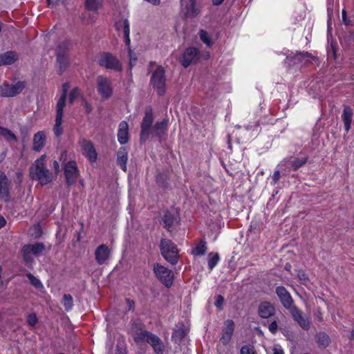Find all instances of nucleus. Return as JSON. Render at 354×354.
<instances>
[{
    "label": "nucleus",
    "mask_w": 354,
    "mask_h": 354,
    "mask_svg": "<svg viewBox=\"0 0 354 354\" xmlns=\"http://www.w3.org/2000/svg\"><path fill=\"white\" fill-rule=\"evenodd\" d=\"M46 158V155L41 156L35 160L29 169L30 178L39 181L42 186L50 183L54 178V175L45 164Z\"/></svg>",
    "instance_id": "f257e3e1"
},
{
    "label": "nucleus",
    "mask_w": 354,
    "mask_h": 354,
    "mask_svg": "<svg viewBox=\"0 0 354 354\" xmlns=\"http://www.w3.org/2000/svg\"><path fill=\"white\" fill-rule=\"evenodd\" d=\"M133 337L136 343L147 342L156 354H163L164 345L162 340L156 335L141 328H133Z\"/></svg>",
    "instance_id": "f03ea898"
},
{
    "label": "nucleus",
    "mask_w": 354,
    "mask_h": 354,
    "mask_svg": "<svg viewBox=\"0 0 354 354\" xmlns=\"http://www.w3.org/2000/svg\"><path fill=\"white\" fill-rule=\"evenodd\" d=\"M160 252L163 258L171 265H176L178 261V250L171 240L162 239L160 243Z\"/></svg>",
    "instance_id": "7ed1b4c3"
},
{
    "label": "nucleus",
    "mask_w": 354,
    "mask_h": 354,
    "mask_svg": "<svg viewBox=\"0 0 354 354\" xmlns=\"http://www.w3.org/2000/svg\"><path fill=\"white\" fill-rule=\"evenodd\" d=\"M98 64L106 69L120 72L122 66L120 60L109 52H102L97 59Z\"/></svg>",
    "instance_id": "20e7f679"
},
{
    "label": "nucleus",
    "mask_w": 354,
    "mask_h": 354,
    "mask_svg": "<svg viewBox=\"0 0 354 354\" xmlns=\"http://www.w3.org/2000/svg\"><path fill=\"white\" fill-rule=\"evenodd\" d=\"M150 82L156 90L158 95L161 96L165 93L166 75L165 71L162 66H159L154 71L151 75Z\"/></svg>",
    "instance_id": "39448f33"
},
{
    "label": "nucleus",
    "mask_w": 354,
    "mask_h": 354,
    "mask_svg": "<svg viewBox=\"0 0 354 354\" xmlns=\"http://www.w3.org/2000/svg\"><path fill=\"white\" fill-rule=\"evenodd\" d=\"M96 88L98 94L103 100L109 99L113 95L112 82L106 76L101 75L96 77Z\"/></svg>",
    "instance_id": "423d86ee"
},
{
    "label": "nucleus",
    "mask_w": 354,
    "mask_h": 354,
    "mask_svg": "<svg viewBox=\"0 0 354 354\" xmlns=\"http://www.w3.org/2000/svg\"><path fill=\"white\" fill-rule=\"evenodd\" d=\"M46 250V246L43 243H35L34 244H27L22 247L21 253L24 261L27 263L33 261L32 255L38 256L42 254Z\"/></svg>",
    "instance_id": "0eeeda50"
},
{
    "label": "nucleus",
    "mask_w": 354,
    "mask_h": 354,
    "mask_svg": "<svg viewBox=\"0 0 354 354\" xmlns=\"http://www.w3.org/2000/svg\"><path fill=\"white\" fill-rule=\"evenodd\" d=\"M153 122V111L152 109L149 106L145 111V115L140 125V139L142 142H145L149 138Z\"/></svg>",
    "instance_id": "6e6552de"
},
{
    "label": "nucleus",
    "mask_w": 354,
    "mask_h": 354,
    "mask_svg": "<svg viewBox=\"0 0 354 354\" xmlns=\"http://www.w3.org/2000/svg\"><path fill=\"white\" fill-rule=\"evenodd\" d=\"M153 270L156 277L165 286L171 287L172 286L174 273L171 270L158 263L153 265Z\"/></svg>",
    "instance_id": "1a4fd4ad"
},
{
    "label": "nucleus",
    "mask_w": 354,
    "mask_h": 354,
    "mask_svg": "<svg viewBox=\"0 0 354 354\" xmlns=\"http://www.w3.org/2000/svg\"><path fill=\"white\" fill-rule=\"evenodd\" d=\"M24 82L19 81L15 84L4 82L0 86V97H11L19 94L25 88Z\"/></svg>",
    "instance_id": "9d476101"
},
{
    "label": "nucleus",
    "mask_w": 354,
    "mask_h": 354,
    "mask_svg": "<svg viewBox=\"0 0 354 354\" xmlns=\"http://www.w3.org/2000/svg\"><path fill=\"white\" fill-rule=\"evenodd\" d=\"M64 173L68 186L75 184L80 176L77 163L74 160L67 162L64 167Z\"/></svg>",
    "instance_id": "9b49d317"
},
{
    "label": "nucleus",
    "mask_w": 354,
    "mask_h": 354,
    "mask_svg": "<svg viewBox=\"0 0 354 354\" xmlns=\"http://www.w3.org/2000/svg\"><path fill=\"white\" fill-rule=\"evenodd\" d=\"M290 314L295 322L305 330L310 328V323L307 315L296 305L288 309Z\"/></svg>",
    "instance_id": "f8f14e48"
},
{
    "label": "nucleus",
    "mask_w": 354,
    "mask_h": 354,
    "mask_svg": "<svg viewBox=\"0 0 354 354\" xmlns=\"http://www.w3.org/2000/svg\"><path fill=\"white\" fill-rule=\"evenodd\" d=\"M276 294L282 306L287 310L295 306L294 300L288 290L281 286L276 288Z\"/></svg>",
    "instance_id": "ddd939ff"
},
{
    "label": "nucleus",
    "mask_w": 354,
    "mask_h": 354,
    "mask_svg": "<svg viewBox=\"0 0 354 354\" xmlns=\"http://www.w3.org/2000/svg\"><path fill=\"white\" fill-rule=\"evenodd\" d=\"M199 52L196 48L190 47L185 50L183 56L180 58V63L187 68L189 65L194 64L198 59Z\"/></svg>",
    "instance_id": "4468645a"
},
{
    "label": "nucleus",
    "mask_w": 354,
    "mask_h": 354,
    "mask_svg": "<svg viewBox=\"0 0 354 354\" xmlns=\"http://www.w3.org/2000/svg\"><path fill=\"white\" fill-rule=\"evenodd\" d=\"M234 330V323L232 319H227L224 322V327L222 330V335L220 342L227 345L230 342Z\"/></svg>",
    "instance_id": "2eb2a0df"
},
{
    "label": "nucleus",
    "mask_w": 354,
    "mask_h": 354,
    "mask_svg": "<svg viewBox=\"0 0 354 354\" xmlns=\"http://www.w3.org/2000/svg\"><path fill=\"white\" fill-rule=\"evenodd\" d=\"M81 147L83 154L91 162H94L97 160V153L93 143L90 140H82Z\"/></svg>",
    "instance_id": "dca6fc26"
},
{
    "label": "nucleus",
    "mask_w": 354,
    "mask_h": 354,
    "mask_svg": "<svg viewBox=\"0 0 354 354\" xmlns=\"http://www.w3.org/2000/svg\"><path fill=\"white\" fill-rule=\"evenodd\" d=\"M275 312V307L269 301L261 302L258 308L259 315L264 319L273 316Z\"/></svg>",
    "instance_id": "f3484780"
},
{
    "label": "nucleus",
    "mask_w": 354,
    "mask_h": 354,
    "mask_svg": "<svg viewBox=\"0 0 354 354\" xmlns=\"http://www.w3.org/2000/svg\"><path fill=\"white\" fill-rule=\"evenodd\" d=\"M110 255V250L109 248L102 244L99 245L95 251V258L99 265L104 264L109 259Z\"/></svg>",
    "instance_id": "a211bd4d"
},
{
    "label": "nucleus",
    "mask_w": 354,
    "mask_h": 354,
    "mask_svg": "<svg viewBox=\"0 0 354 354\" xmlns=\"http://www.w3.org/2000/svg\"><path fill=\"white\" fill-rule=\"evenodd\" d=\"M9 185L10 183L3 172L0 174V198L6 202L9 201Z\"/></svg>",
    "instance_id": "6ab92c4d"
},
{
    "label": "nucleus",
    "mask_w": 354,
    "mask_h": 354,
    "mask_svg": "<svg viewBox=\"0 0 354 354\" xmlns=\"http://www.w3.org/2000/svg\"><path fill=\"white\" fill-rule=\"evenodd\" d=\"M46 133L43 131L37 132L33 136L32 149L35 151L39 152L46 144Z\"/></svg>",
    "instance_id": "aec40b11"
},
{
    "label": "nucleus",
    "mask_w": 354,
    "mask_h": 354,
    "mask_svg": "<svg viewBox=\"0 0 354 354\" xmlns=\"http://www.w3.org/2000/svg\"><path fill=\"white\" fill-rule=\"evenodd\" d=\"M118 140L121 145H124L129 141V125L125 121L121 122L119 124Z\"/></svg>",
    "instance_id": "412c9836"
},
{
    "label": "nucleus",
    "mask_w": 354,
    "mask_h": 354,
    "mask_svg": "<svg viewBox=\"0 0 354 354\" xmlns=\"http://www.w3.org/2000/svg\"><path fill=\"white\" fill-rule=\"evenodd\" d=\"M19 55L15 51L10 50L0 55V66L11 65L18 60Z\"/></svg>",
    "instance_id": "4be33fe9"
},
{
    "label": "nucleus",
    "mask_w": 354,
    "mask_h": 354,
    "mask_svg": "<svg viewBox=\"0 0 354 354\" xmlns=\"http://www.w3.org/2000/svg\"><path fill=\"white\" fill-rule=\"evenodd\" d=\"M64 109L56 108V117L55 123L53 127V131L56 136L59 137L63 133L62 118H63Z\"/></svg>",
    "instance_id": "5701e85b"
},
{
    "label": "nucleus",
    "mask_w": 354,
    "mask_h": 354,
    "mask_svg": "<svg viewBox=\"0 0 354 354\" xmlns=\"http://www.w3.org/2000/svg\"><path fill=\"white\" fill-rule=\"evenodd\" d=\"M342 118L344 122L345 131L348 133L351 129L353 119V110L350 106H344Z\"/></svg>",
    "instance_id": "b1692460"
},
{
    "label": "nucleus",
    "mask_w": 354,
    "mask_h": 354,
    "mask_svg": "<svg viewBox=\"0 0 354 354\" xmlns=\"http://www.w3.org/2000/svg\"><path fill=\"white\" fill-rule=\"evenodd\" d=\"M127 160L128 155L126 149L121 147L117 153V163L124 171H127Z\"/></svg>",
    "instance_id": "393cba45"
},
{
    "label": "nucleus",
    "mask_w": 354,
    "mask_h": 354,
    "mask_svg": "<svg viewBox=\"0 0 354 354\" xmlns=\"http://www.w3.org/2000/svg\"><path fill=\"white\" fill-rule=\"evenodd\" d=\"M187 330L183 325L176 328L172 335V338L176 343H180L187 335Z\"/></svg>",
    "instance_id": "a878e982"
},
{
    "label": "nucleus",
    "mask_w": 354,
    "mask_h": 354,
    "mask_svg": "<svg viewBox=\"0 0 354 354\" xmlns=\"http://www.w3.org/2000/svg\"><path fill=\"white\" fill-rule=\"evenodd\" d=\"M168 126V119H165L161 122H157L153 126V130L156 136L159 138L166 132Z\"/></svg>",
    "instance_id": "bb28decb"
},
{
    "label": "nucleus",
    "mask_w": 354,
    "mask_h": 354,
    "mask_svg": "<svg viewBox=\"0 0 354 354\" xmlns=\"http://www.w3.org/2000/svg\"><path fill=\"white\" fill-rule=\"evenodd\" d=\"M186 10L185 15L187 17H195L200 12L199 9L196 6L195 0H189V3L186 5Z\"/></svg>",
    "instance_id": "cd10ccee"
},
{
    "label": "nucleus",
    "mask_w": 354,
    "mask_h": 354,
    "mask_svg": "<svg viewBox=\"0 0 354 354\" xmlns=\"http://www.w3.org/2000/svg\"><path fill=\"white\" fill-rule=\"evenodd\" d=\"M69 88L68 83H64L62 86V93L56 104V108L64 109L66 106V97Z\"/></svg>",
    "instance_id": "c85d7f7f"
},
{
    "label": "nucleus",
    "mask_w": 354,
    "mask_h": 354,
    "mask_svg": "<svg viewBox=\"0 0 354 354\" xmlns=\"http://www.w3.org/2000/svg\"><path fill=\"white\" fill-rule=\"evenodd\" d=\"M70 44L69 41L60 42L55 50L56 55H68Z\"/></svg>",
    "instance_id": "c756f323"
},
{
    "label": "nucleus",
    "mask_w": 354,
    "mask_h": 354,
    "mask_svg": "<svg viewBox=\"0 0 354 354\" xmlns=\"http://www.w3.org/2000/svg\"><path fill=\"white\" fill-rule=\"evenodd\" d=\"M308 160V157H304L301 158H295V160L290 161L288 159H284L283 162H290V165H291L293 170L296 171L303 165H304Z\"/></svg>",
    "instance_id": "7c9ffc66"
},
{
    "label": "nucleus",
    "mask_w": 354,
    "mask_h": 354,
    "mask_svg": "<svg viewBox=\"0 0 354 354\" xmlns=\"http://www.w3.org/2000/svg\"><path fill=\"white\" fill-rule=\"evenodd\" d=\"M60 73H63L68 66V55H56Z\"/></svg>",
    "instance_id": "2f4dec72"
},
{
    "label": "nucleus",
    "mask_w": 354,
    "mask_h": 354,
    "mask_svg": "<svg viewBox=\"0 0 354 354\" xmlns=\"http://www.w3.org/2000/svg\"><path fill=\"white\" fill-rule=\"evenodd\" d=\"M220 261V257L217 252H209L208 254V268L212 270Z\"/></svg>",
    "instance_id": "473e14b6"
},
{
    "label": "nucleus",
    "mask_w": 354,
    "mask_h": 354,
    "mask_svg": "<svg viewBox=\"0 0 354 354\" xmlns=\"http://www.w3.org/2000/svg\"><path fill=\"white\" fill-rule=\"evenodd\" d=\"M162 220L164 223V227L169 230V228L172 226L174 221V215L171 212L167 211L162 216Z\"/></svg>",
    "instance_id": "72a5a7b5"
},
{
    "label": "nucleus",
    "mask_w": 354,
    "mask_h": 354,
    "mask_svg": "<svg viewBox=\"0 0 354 354\" xmlns=\"http://www.w3.org/2000/svg\"><path fill=\"white\" fill-rule=\"evenodd\" d=\"M62 304L64 307L65 310L70 311L73 307V299L69 294H65L63 296Z\"/></svg>",
    "instance_id": "f704fd0d"
},
{
    "label": "nucleus",
    "mask_w": 354,
    "mask_h": 354,
    "mask_svg": "<svg viewBox=\"0 0 354 354\" xmlns=\"http://www.w3.org/2000/svg\"><path fill=\"white\" fill-rule=\"evenodd\" d=\"M207 252L206 241L201 240L200 243L194 248L193 254L196 256L204 255Z\"/></svg>",
    "instance_id": "c9c22d12"
},
{
    "label": "nucleus",
    "mask_w": 354,
    "mask_h": 354,
    "mask_svg": "<svg viewBox=\"0 0 354 354\" xmlns=\"http://www.w3.org/2000/svg\"><path fill=\"white\" fill-rule=\"evenodd\" d=\"M0 135L3 136L7 140H12L15 142L17 141L16 136L7 128L0 127Z\"/></svg>",
    "instance_id": "e433bc0d"
},
{
    "label": "nucleus",
    "mask_w": 354,
    "mask_h": 354,
    "mask_svg": "<svg viewBox=\"0 0 354 354\" xmlns=\"http://www.w3.org/2000/svg\"><path fill=\"white\" fill-rule=\"evenodd\" d=\"M201 40L207 46L212 45V40L211 35L205 30H201L198 32Z\"/></svg>",
    "instance_id": "4c0bfd02"
},
{
    "label": "nucleus",
    "mask_w": 354,
    "mask_h": 354,
    "mask_svg": "<svg viewBox=\"0 0 354 354\" xmlns=\"http://www.w3.org/2000/svg\"><path fill=\"white\" fill-rule=\"evenodd\" d=\"M317 342L319 345L326 347L330 343V338L325 333H319L317 335Z\"/></svg>",
    "instance_id": "58836bf2"
},
{
    "label": "nucleus",
    "mask_w": 354,
    "mask_h": 354,
    "mask_svg": "<svg viewBox=\"0 0 354 354\" xmlns=\"http://www.w3.org/2000/svg\"><path fill=\"white\" fill-rule=\"evenodd\" d=\"M102 4V0H86V7L90 10H97Z\"/></svg>",
    "instance_id": "ea45409f"
},
{
    "label": "nucleus",
    "mask_w": 354,
    "mask_h": 354,
    "mask_svg": "<svg viewBox=\"0 0 354 354\" xmlns=\"http://www.w3.org/2000/svg\"><path fill=\"white\" fill-rule=\"evenodd\" d=\"M304 57V54L299 53L295 55H288L285 59V63L288 64H295L300 62L301 59Z\"/></svg>",
    "instance_id": "a19ab883"
},
{
    "label": "nucleus",
    "mask_w": 354,
    "mask_h": 354,
    "mask_svg": "<svg viewBox=\"0 0 354 354\" xmlns=\"http://www.w3.org/2000/svg\"><path fill=\"white\" fill-rule=\"evenodd\" d=\"M127 25L128 28L130 30V24L127 19H120L115 23V28L118 31H122L125 34V27Z\"/></svg>",
    "instance_id": "79ce46f5"
},
{
    "label": "nucleus",
    "mask_w": 354,
    "mask_h": 354,
    "mask_svg": "<svg viewBox=\"0 0 354 354\" xmlns=\"http://www.w3.org/2000/svg\"><path fill=\"white\" fill-rule=\"evenodd\" d=\"M26 277L29 279L30 283L36 288H39L43 287V285H42L41 282L40 281V280L39 279H37V277H35L31 273H30V272L27 273Z\"/></svg>",
    "instance_id": "37998d69"
},
{
    "label": "nucleus",
    "mask_w": 354,
    "mask_h": 354,
    "mask_svg": "<svg viewBox=\"0 0 354 354\" xmlns=\"http://www.w3.org/2000/svg\"><path fill=\"white\" fill-rule=\"evenodd\" d=\"M263 325L265 326H268L270 332L272 334H275L277 331L278 326L276 321H273L272 322L266 321L263 323Z\"/></svg>",
    "instance_id": "c03bdc74"
},
{
    "label": "nucleus",
    "mask_w": 354,
    "mask_h": 354,
    "mask_svg": "<svg viewBox=\"0 0 354 354\" xmlns=\"http://www.w3.org/2000/svg\"><path fill=\"white\" fill-rule=\"evenodd\" d=\"M297 277L301 283L304 285H307L309 281V279L308 275L305 273L304 271L299 270L297 272Z\"/></svg>",
    "instance_id": "a18cd8bd"
},
{
    "label": "nucleus",
    "mask_w": 354,
    "mask_h": 354,
    "mask_svg": "<svg viewBox=\"0 0 354 354\" xmlns=\"http://www.w3.org/2000/svg\"><path fill=\"white\" fill-rule=\"evenodd\" d=\"M37 322H38V319H37L36 314L30 313L28 315L27 322L30 326H35L36 325V324L37 323Z\"/></svg>",
    "instance_id": "49530a36"
},
{
    "label": "nucleus",
    "mask_w": 354,
    "mask_h": 354,
    "mask_svg": "<svg viewBox=\"0 0 354 354\" xmlns=\"http://www.w3.org/2000/svg\"><path fill=\"white\" fill-rule=\"evenodd\" d=\"M80 90L77 88H74L69 93V102L73 103L74 100L79 96Z\"/></svg>",
    "instance_id": "de8ad7c7"
},
{
    "label": "nucleus",
    "mask_w": 354,
    "mask_h": 354,
    "mask_svg": "<svg viewBox=\"0 0 354 354\" xmlns=\"http://www.w3.org/2000/svg\"><path fill=\"white\" fill-rule=\"evenodd\" d=\"M124 43L126 46L128 48V50L130 48V30L128 28L127 25L125 27V34H124Z\"/></svg>",
    "instance_id": "09e8293b"
},
{
    "label": "nucleus",
    "mask_w": 354,
    "mask_h": 354,
    "mask_svg": "<svg viewBox=\"0 0 354 354\" xmlns=\"http://www.w3.org/2000/svg\"><path fill=\"white\" fill-rule=\"evenodd\" d=\"M241 354H254V352L252 347L245 345L242 346Z\"/></svg>",
    "instance_id": "8fccbe9b"
},
{
    "label": "nucleus",
    "mask_w": 354,
    "mask_h": 354,
    "mask_svg": "<svg viewBox=\"0 0 354 354\" xmlns=\"http://www.w3.org/2000/svg\"><path fill=\"white\" fill-rule=\"evenodd\" d=\"M223 302H224V299L223 297L221 296V295H218L216 297V301H215V306L218 308V309H222L223 308Z\"/></svg>",
    "instance_id": "3c124183"
},
{
    "label": "nucleus",
    "mask_w": 354,
    "mask_h": 354,
    "mask_svg": "<svg viewBox=\"0 0 354 354\" xmlns=\"http://www.w3.org/2000/svg\"><path fill=\"white\" fill-rule=\"evenodd\" d=\"M128 50H129V56L130 58V65H131V66H132L133 63L136 62V61L137 60V57L131 48H129Z\"/></svg>",
    "instance_id": "603ef678"
},
{
    "label": "nucleus",
    "mask_w": 354,
    "mask_h": 354,
    "mask_svg": "<svg viewBox=\"0 0 354 354\" xmlns=\"http://www.w3.org/2000/svg\"><path fill=\"white\" fill-rule=\"evenodd\" d=\"M280 178V171H275L272 175V183L275 185L277 183Z\"/></svg>",
    "instance_id": "864d4df0"
},
{
    "label": "nucleus",
    "mask_w": 354,
    "mask_h": 354,
    "mask_svg": "<svg viewBox=\"0 0 354 354\" xmlns=\"http://www.w3.org/2000/svg\"><path fill=\"white\" fill-rule=\"evenodd\" d=\"M115 354H127V351L125 348L117 345L116 350H115Z\"/></svg>",
    "instance_id": "5fc2aeb1"
},
{
    "label": "nucleus",
    "mask_w": 354,
    "mask_h": 354,
    "mask_svg": "<svg viewBox=\"0 0 354 354\" xmlns=\"http://www.w3.org/2000/svg\"><path fill=\"white\" fill-rule=\"evenodd\" d=\"M342 19H343L344 23L346 25H348L349 24V21L347 20V14H346V11L345 10H342Z\"/></svg>",
    "instance_id": "6e6d98bb"
},
{
    "label": "nucleus",
    "mask_w": 354,
    "mask_h": 354,
    "mask_svg": "<svg viewBox=\"0 0 354 354\" xmlns=\"http://www.w3.org/2000/svg\"><path fill=\"white\" fill-rule=\"evenodd\" d=\"M126 301L128 305L129 310H131L134 308L135 302L133 301V300L130 299H127Z\"/></svg>",
    "instance_id": "4d7b16f0"
},
{
    "label": "nucleus",
    "mask_w": 354,
    "mask_h": 354,
    "mask_svg": "<svg viewBox=\"0 0 354 354\" xmlns=\"http://www.w3.org/2000/svg\"><path fill=\"white\" fill-rule=\"evenodd\" d=\"M67 153L66 151H62L61 153L60 161L64 162L66 160Z\"/></svg>",
    "instance_id": "13d9d810"
},
{
    "label": "nucleus",
    "mask_w": 354,
    "mask_h": 354,
    "mask_svg": "<svg viewBox=\"0 0 354 354\" xmlns=\"http://www.w3.org/2000/svg\"><path fill=\"white\" fill-rule=\"evenodd\" d=\"M145 1L154 5V6H157L160 3V0H145Z\"/></svg>",
    "instance_id": "bf43d9fd"
},
{
    "label": "nucleus",
    "mask_w": 354,
    "mask_h": 354,
    "mask_svg": "<svg viewBox=\"0 0 354 354\" xmlns=\"http://www.w3.org/2000/svg\"><path fill=\"white\" fill-rule=\"evenodd\" d=\"M53 168L55 170V171H59V162L57 161V160H55L53 162Z\"/></svg>",
    "instance_id": "052dcab7"
},
{
    "label": "nucleus",
    "mask_w": 354,
    "mask_h": 354,
    "mask_svg": "<svg viewBox=\"0 0 354 354\" xmlns=\"http://www.w3.org/2000/svg\"><path fill=\"white\" fill-rule=\"evenodd\" d=\"M272 354H283V351L281 349L276 347L274 348Z\"/></svg>",
    "instance_id": "680f3d73"
},
{
    "label": "nucleus",
    "mask_w": 354,
    "mask_h": 354,
    "mask_svg": "<svg viewBox=\"0 0 354 354\" xmlns=\"http://www.w3.org/2000/svg\"><path fill=\"white\" fill-rule=\"evenodd\" d=\"M6 223V221L5 220V218L0 216V228H1L2 227H3Z\"/></svg>",
    "instance_id": "e2e57ef3"
},
{
    "label": "nucleus",
    "mask_w": 354,
    "mask_h": 354,
    "mask_svg": "<svg viewBox=\"0 0 354 354\" xmlns=\"http://www.w3.org/2000/svg\"><path fill=\"white\" fill-rule=\"evenodd\" d=\"M6 156V151H3L0 154V163L5 159Z\"/></svg>",
    "instance_id": "0e129e2a"
},
{
    "label": "nucleus",
    "mask_w": 354,
    "mask_h": 354,
    "mask_svg": "<svg viewBox=\"0 0 354 354\" xmlns=\"http://www.w3.org/2000/svg\"><path fill=\"white\" fill-rule=\"evenodd\" d=\"M224 0H212L214 5L218 6L223 3Z\"/></svg>",
    "instance_id": "69168bd1"
},
{
    "label": "nucleus",
    "mask_w": 354,
    "mask_h": 354,
    "mask_svg": "<svg viewBox=\"0 0 354 354\" xmlns=\"http://www.w3.org/2000/svg\"><path fill=\"white\" fill-rule=\"evenodd\" d=\"M86 109L88 113L91 111V106L87 102L86 103Z\"/></svg>",
    "instance_id": "338daca9"
},
{
    "label": "nucleus",
    "mask_w": 354,
    "mask_h": 354,
    "mask_svg": "<svg viewBox=\"0 0 354 354\" xmlns=\"http://www.w3.org/2000/svg\"><path fill=\"white\" fill-rule=\"evenodd\" d=\"M290 268H291L290 264H289V263H286V266H285V269H286V270H290Z\"/></svg>",
    "instance_id": "774afa93"
}]
</instances>
